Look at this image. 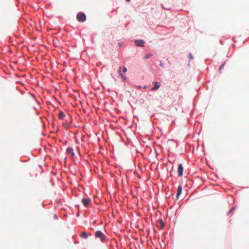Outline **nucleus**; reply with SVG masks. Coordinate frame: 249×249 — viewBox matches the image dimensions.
<instances>
[{
	"instance_id": "obj_7",
	"label": "nucleus",
	"mask_w": 249,
	"mask_h": 249,
	"mask_svg": "<svg viewBox=\"0 0 249 249\" xmlns=\"http://www.w3.org/2000/svg\"><path fill=\"white\" fill-rule=\"evenodd\" d=\"M160 82H157L155 83L154 86V87L152 88L151 90L153 91L156 90L160 88Z\"/></svg>"
},
{
	"instance_id": "obj_9",
	"label": "nucleus",
	"mask_w": 249,
	"mask_h": 249,
	"mask_svg": "<svg viewBox=\"0 0 249 249\" xmlns=\"http://www.w3.org/2000/svg\"><path fill=\"white\" fill-rule=\"evenodd\" d=\"M81 237L83 238H84V239H87L88 237V235L87 233L86 232L84 231V232L81 233Z\"/></svg>"
},
{
	"instance_id": "obj_11",
	"label": "nucleus",
	"mask_w": 249,
	"mask_h": 249,
	"mask_svg": "<svg viewBox=\"0 0 249 249\" xmlns=\"http://www.w3.org/2000/svg\"><path fill=\"white\" fill-rule=\"evenodd\" d=\"M152 56V53H148L145 55V56H144V58H145V59H148V58H150V57H151Z\"/></svg>"
},
{
	"instance_id": "obj_14",
	"label": "nucleus",
	"mask_w": 249,
	"mask_h": 249,
	"mask_svg": "<svg viewBox=\"0 0 249 249\" xmlns=\"http://www.w3.org/2000/svg\"><path fill=\"white\" fill-rule=\"evenodd\" d=\"M126 71H127V69H126V67H123V71L124 72H126Z\"/></svg>"
},
{
	"instance_id": "obj_18",
	"label": "nucleus",
	"mask_w": 249,
	"mask_h": 249,
	"mask_svg": "<svg viewBox=\"0 0 249 249\" xmlns=\"http://www.w3.org/2000/svg\"><path fill=\"white\" fill-rule=\"evenodd\" d=\"M126 1H127L129 2V1H130V0H126Z\"/></svg>"
},
{
	"instance_id": "obj_1",
	"label": "nucleus",
	"mask_w": 249,
	"mask_h": 249,
	"mask_svg": "<svg viewBox=\"0 0 249 249\" xmlns=\"http://www.w3.org/2000/svg\"><path fill=\"white\" fill-rule=\"evenodd\" d=\"M76 18L79 22H84L86 19V16L84 13H78Z\"/></svg>"
},
{
	"instance_id": "obj_17",
	"label": "nucleus",
	"mask_w": 249,
	"mask_h": 249,
	"mask_svg": "<svg viewBox=\"0 0 249 249\" xmlns=\"http://www.w3.org/2000/svg\"><path fill=\"white\" fill-rule=\"evenodd\" d=\"M54 217H55L56 219H57V215H56V214H55V215H54Z\"/></svg>"
},
{
	"instance_id": "obj_4",
	"label": "nucleus",
	"mask_w": 249,
	"mask_h": 249,
	"mask_svg": "<svg viewBox=\"0 0 249 249\" xmlns=\"http://www.w3.org/2000/svg\"><path fill=\"white\" fill-rule=\"evenodd\" d=\"M90 200L89 198H83L82 200V202L84 206L88 207L90 203Z\"/></svg>"
},
{
	"instance_id": "obj_6",
	"label": "nucleus",
	"mask_w": 249,
	"mask_h": 249,
	"mask_svg": "<svg viewBox=\"0 0 249 249\" xmlns=\"http://www.w3.org/2000/svg\"><path fill=\"white\" fill-rule=\"evenodd\" d=\"M182 190V186L181 185H179L178 187L177 194L176 196L177 199H178L180 195L181 194Z\"/></svg>"
},
{
	"instance_id": "obj_13",
	"label": "nucleus",
	"mask_w": 249,
	"mask_h": 249,
	"mask_svg": "<svg viewBox=\"0 0 249 249\" xmlns=\"http://www.w3.org/2000/svg\"><path fill=\"white\" fill-rule=\"evenodd\" d=\"M225 64V63H224L221 64V65L220 66L219 69V71H220L222 70V69L224 67Z\"/></svg>"
},
{
	"instance_id": "obj_5",
	"label": "nucleus",
	"mask_w": 249,
	"mask_h": 249,
	"mask_svg": "<svg viewBox=\"0 0 249 249\" xmlns=\"http://www.w3.org/2000/svg\"><path fill=\"white\" fill-rule=\"evenodd\" d=\"M144 41L142 40H136L135 44L137 46L143 47L144 45Z\"/></svg>"
},
{
	"instance_id": "obj_15",
	"label": "nucleus",
	"mask_w": 249,
	"mask_h": 249,
	"mask_svg": "<svg viewBox=\"0 0 249 249\" xmlns=\"http://www.w3.org/2000/svg\"><path fill=\"white\" fill-rule=\"evenodd\" d=\"M189 58L190 59H193V56H192L191 53H189Z\"/></svg>"
},
{
	"instance_id": "obj_16",
	"label": "nucleus",
	"mask_w": 249,
	"mask_h": 249,
	"mask_svg": "<svg viewBox=\"0 0 249 249\" xmlns=\"http://www.w3.org/2000/svg\"><path fill=\"white\" fill-rule=\"evenodd\" d=\"M160 223L161 224V227H163L164 225H163V222L162 221H160Z\"/></svg>"
},
{
	"instance_id": "obj_8",
	"label": "nucleus",
	"mask_w": 249,
	"mask_h": 249,
	"mask_svg": "<svg viewBox=\"0 0 249 249\" xmlns=\"http://www.w3.org/2000/svg\"><path fill=\"white\" fill-rule=\"evenodd\" d=\"M66 151L68 153L70 154L72 156H74L73 150L72 148L69 147L66 149Z\"/></svg>"
},
{
	"instance_id": "obj_12",
	"label": "nucleus",
	"mask_w": 249,
	"mask_h": 249,
	"mask_svg": "<svg viewBox=\"0 0 249 249\" xmlns=\"http://www.w3.org/2000/svg\"><path fill=\"white\" fill-rule=\"evenodd\" d=\"M118 73L119 74L123 77V75L121 72V68L119 67V70H118Z\"/></svg>"
},
{
	"instance_id": "obj_2",
	"label": "nucleus",
	"mask_w": 249,
	"mask_h": 249,
	"mask_svg": "<svg viewBox=\"0 0 249 249\" xmlns=\"http://www.w3.org/2000/svg\"><path fill=\"white\" fill-rule=\"evenodd\" d=\"M95 236L97 237L100 238L101 241H105L106 240V237L104 234L101 232L100 231H97L95 232Z\"/></svg>"
},
{
	"instance_id": "obj_3",
	"label": "nucleus",
	"mask_w": 249,
	"mask_h": 249,
	"mask_svg": "<svg viewBox=\"0 0 249 249\" xmlns=\"http://www.w3.org/2000/svg\"><path fill=\"white\" fill-rule=\"evenodd\" d=\"M183 167L181 164H179L178 166V175L179 177H181L183 175Z\"/></svg>"
},
{
	"instance_id": "obj_10",
	"label": "nucleus",
	"mask_w": 249,
	"mask_h": 249,
	"mask_svg": "<svg viewBox=\"0 0 249 249\" xmlns=\"http://www.w3.org/2000/svg\"><path fill=\"white\" fill-rule=\"evenodd\" d=\"M65 115L63 113V112L62 111H60L59 113L58 118L60 119H63L65 117Z\"/></svg>"
}]
</instances>
